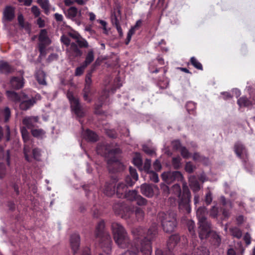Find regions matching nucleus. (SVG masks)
Returning <instances> with one entry per match:
<instances>
[{
  "mask_svg": "<svg viewBox=\"0 0 255 255\" xmlns=\"http://www.w3.org/2000/svg\"><path fill=\"white\" fill-rule=\"evenodd\" d=\"M138 195L137 192L135 190H129L125 194L123 198H126L128 200L133 201L137 199Z\"/></svg>",
  "mask_w": 255,
  "mask_h": 255,
  "instance_id": "37",
  "label": "nucleus"
},
{
  "mask_svg": "<svg viewBox=\"0 0 255 255\" xmlns=\"http://www.w3.org/2000/svg\"><path fill=\"white\" fill-rule=\"evenodd\" d=\"M191 188L194 191H199L200 189L199 182L195 179H190L189 181Z\"/></svg>",
  "mask_w": 255,
  "mask_h": 255,
  "instance_id": "46",
  "label": "nucleus"
},
{
  "mask_svg": "<svg viewBox=\"0 0 255 255\" xmlns=\"http://www.w3.org/2000/svg\"><path fill=\"white\" fill-rule=\"evenodd\" d=\"M172 145L173 148L175 150H180L181 147V144L179 140H175L172 141Z\"/></svg>",
  "mask_w": 255,
  "mask_h": 255,
  "instance_id": "64",
  "label": "nucleus"
},
{
  "mask_svg": "<svg viewBox=\"0 0 255 255\" xmlns=\"http://www.w3.org/2000/svg\"><path fill=\"white\" fill-rule=\"evenodd\" d=\"M190 61L191 64L197 69L199 70H203L202 64L195 57H192L190 58Z\"/></svg>",
  "mask_w": 255,
  "mask_h": 255,
  "instance_id": "43",
  "label": "nucleus"
},
{
  "mask_svg": "<svg viewBox=\"0 0 255 255\" xmlns=\"http://www.w3.org/2000/svg\"><path fill=\"white\" fill-rule=\"evenodd\" d=\"M46 46L44 43H39L38 44V50L42 56H45L46 54L45 50Z\"/></svg>",
  "mask_w": 255,
  "mask_h": 255,
  "instance_id": "60",
  "label": "nucleus"
},
{
  "mask_svg": "<svg viewBox=\"0 0 255 255\" xmlns=\"http://www.w3.org/2000/svg\"><path fill=\"white\" fill-rule=\"evenodd\" d=\"M79 14V15H81V11H78V9L74 6L70 7L67 11L66 14L67 17L69 18L73 19L77 15Z\"/></svg>",
  "mask_w": 255,
  "mask_h": 255,
  "instance_id": "33",
  "label": "nucleus"
},
{
  "mask_svg": "<svg viewBox=\"0 0 255 255\" xmlns=\"http://www.w3.org/2000/svg\"><path fill=\"white\" fill-rule=\"evenodd\" d=\"M142 21L141 19H139L136 21L135 25L131 27L129 30L128 33L127 38L125 40V44L128 45L131 40L132 36L135 33L136 30H138L139 28L141 26Z\"/></svg>",
  "mask_w": 255,
  "mask_h": 255,
  "instance_id": "22",
  "label": "nucleus"
},
{
  "mask_svg": "<svg viewBox=\"0 0 255 255\" xmlns=\"http://www.w3.org/2000/svg\"><path fill=\"white\" fill-rule=\"evenodd\" d=\"M119 178L116 174L113 175L109 181L106 182L102 190L104 194L112 196L116 192V185Z\"/></svg>",
  "mask_w": 255,
  "mask_h": 255,
  "instance_id": "11",
  "label": "nucleus"
},
{
  "mask_svg": "<svg viewBox=\"0 0 255 255\" xmlns=\"http://www.w3.org/2000/svg\"><path fill=\"white\" fill-rule=\"evenodd\" d=\"M195 166L190 161L186 163L185 170L188 173H192L194 172Z\"/></svg>",
  "mask_w": 255,
  "mask_h": 255,
  "instance_id": "51",
  "label": "nucleus"
},
{
  "mask_svg": "<svg viewBox=\"0 0 255 255\" xmlns=\"http://www.w3.org/2000/svg\"><path fill=\"white\" fill-rule=\"evenodd\" d=\"M39 118L37 116L26 117L23 119L22 123L28 128H30L35 126L38 123Z\"/></svg>",
  "mask_w": 255,
  "mask_h": 255,
  "instance_id": "24",
  "label": "nucleus"
},
{
  "mask_svg": "<svg viewBox=\"0 0 255 255\" xmlns=\"http://www.w3.org/2000/svg\"><path fill=\"white\" fill-rule=\"evenodd\" d=\"M41 98V97L39 94L30 98L24 92L17 93V102H20L19 108L22 111H26L31 108Z\"/></svg>",
  "mask_w": 255,
  "mask_h": 255,
  "instance_id": "6",
  "label": "nucleus"
},
{
  "mask_svg": "<svg viewBox=\"0 0 255 255\" xmlns=\"http://www.w3.org/2000/svg\"><path fill=\"white\" fill-rule=\"evenodd\" d=\"M187 226L189 232L191 236H192L191 241L193 239H197V236H196L195 234L194 228L195 226V224L194 222L192 220H188L187 222Z\"/></svg>",
  "mask_w": 255,
  "mask_h": 255,
  "instance_id": "36",
  "label": "nucleus"
},
{
  "mask_svg": "<svg viewBox=\"0 0 255 255\" xmlns=\"http://www.w3.org/2000/svg\"><path fill=\"white\" fill-rule=\"evenodd\" d=\"M149 178L151 181L154 183H157L159 181L158 174L154 171H151L149 172Z\"/></svg>",
  "mask_w": 255,
  "mask_h": 255,
  "instance_id": "58",
  "label": "nucleus"
},
{
  "mask_svg": "<svg viewBox=\"0 0 255 255\" xmlns=\"http://www.w3.org/2000/svg\"><path fill=\"white\" fill-rule=\"evenodd\" d=\"M87 66H85L83 63L82 64L77 67L75 69V75L76 76H81L85 69Z\"/></svg>",
  "mask_w": 255,
  "mask_h": 255,
  "instance_id": "50",
  "label": "nucleus"
},
{
  "mask_svg": "<svg viewBox=\"0 0 255 255\" xmlns=\"http://www.w3.org/2000/svg\"><path fill=\"white\" fill-rule=\"evenodd\" d=\"M94 68H92L90 70L88 71L85 77V83L92 84V76Z\"/></svg>",
  "mask_w": 255,
  "mask_h": 255,
  "instance_id": "54",
  "label": "nucleus"
},
{
  "mask_svg": "<svg viewBox=\"0 0 255 255\" xmlns=\"http://www.w3.org/2000/svg\"><path fill=\"white\" fill-rule=\"evenodd\" d=\"M70 245L73 255H91L90 249L87 247L84 248L81 253L80 252V237L78 234L74 233L71 235Z\"/></svg>",
  "mask_w": 255,
  "mask_h": 255,
  "instance_id": "7",
  "label": "nucleus"
},
{
  "mask_svg": "<svg viewBox=\"0 0 255 255\" xmlns=\"http://www.w3.org/2000/svg\"><path fill=\"white\" fill-rule=\"evenodd\" d=\"M37 81L40 85L45 86L47 83L45 80V74L43 71H38L35 75Z\"/></svg>",
  "mask_w": 255,
  "mask_h": 255,
  "instance_id": "34",
  "label": "nucleus"
},
{
  "mask_svg": "<svg viewBox=\"0 0 255 255\" xmlns=\"http://www.w3.org/2000/svg\"><path fill=\"white\" fill-rule=\"evenodd\" d=\"M181 158L180 156L174 157L172 159V165L175 169H178L181 167Z\"/></svg>",
  "mask_w": 255,
  "mask_h": 255,
  "instance_id": "44",
  "label": "nucleus"
},
{
  "mask_svg": "<svg viewBox=\"0 0 255 255\" xmlns=\"http://www.w3.org/2000/svg\"><path fill=\"white\" fill-rule=\"evenodd\" d=\"M135 201H136V203L139 206L145 205L147 202L146 199L144 198L140 195H138L137 199H135Z\"/></svg>",
  "mask_w": 255,
  "mask_h": 255,
  "instance_id": "57",
  "label": "nucleus"
},
{
  "mask_svg": "<svg viewBox=\"0 0 255 255\" xmlns=\"http://www.w3.org/2000/svg\"><path fill=\"white\" fill-rule=\"evenodd\" d=\"M237 104L240 108L249 107L253 105L251 100L249 99L246 96H243L238 99Z\"/></svg>",
  "mask_w": 255,
  "mask_h": 255,
  "instance_id": "31",
  "label": "nucleus"
},
{
  "mask_svg": "<svg viewBox=\"0 0 255 255\" xmlns=\"http://www.w3.org/2000/svg\"><path fill=\"white\" fill-rule=\"evenodd\" d=\"M133 164L138 168H141L142 165V160L139 155H136L133 158Z\"/></svg>",
  "mask_w": 255,
  "mask_h": 255,
  "instance_id": "49",
  "label": "nucleus"
},
{
  "mask_svg": "<svg viewBox=\"0 0 255 255\" xmlns=\"http://www.w3.org/2000/svg\"><path fill=\"white\" fill-rule=\"evenodd\" d=\"M109 97L108 93L106 91H103L101 95L99 97L97 102L95 104V114L97 115H102L103 112L101 108L104 105L105 101Z\"/></svg>",
  "mask_w": 255,
  "mask_h": 255,
  "instance_id": "16",
  "label": "nucleus"
},
{
  "mask_svg": "<svg viewBox=\"0 0 255 255\" xmlns=\"http://www.w3.org/2000/svg\"><path fill=\"white\" fill-rule=\"evenodd\" d=\"M94 52L93 50H89L88 51L85 57V60L83 62V64L87 67L94 61Z\"/></svg>",
  "mask_w": 255,
  "mask_h": 255,
  "instance_id": "35",
  "label": "nucleus"
},
{
  "mask_svg": "<svg viewBox=\"0 0 255 255\" xmlns=\"http://www.w3.org/2000/svg\"><path fill=\"white\" fill-rule=\"evenodd\" d=\"M37 2L44 10L45 13L47 14L50 9L48 0H37Z\"/></svg>",
  "mask_w": 255,
  "mask_h": 255,
  "instance_id": "41",
  "label": "nucleus"
},
{
  "mask_svg": "<svg viewBox=\"0 0 255 255\" xmlns=\"http://www.w3.org/2000/svg\"><path fill=\"white\" fill-rule=\"evenodd\" d=\"M24 72L22 70L17 71V90L22 88L24 86V79L23 77Z\"/></svg>",
  "mask_w": 255,
  "mask_h": 255,
  "instance_id": "32",
  "label": "nucleus"
},
{
  "mask_svg": "<svg viewBox=\"0 0 255 255\" xmlns=\"http://www.w3.org/2000/svg\"><path fill=\"white\" fill-rule=\"evenodd\" d=\"M156 186L151 184L144 183L140 186V192L144 196L150 198L154 195V188Z\"/></svg>",
  "mask_w": 255,
  "mask_h": 255,
  "instance_id": "20",
  "label": "nucleus"
},
{
  "mask_svg": "<svg viewBox=\"0 0 255 255\" xmlns=\"http://www.w3.org/2000/svg\"><path fill=\"white\" fill-rule=\"evenodd\" d=\"M76 42L78 44V46L79 48H87L89 47V44L87 41L81 37L80 39L76 41Z\"/></svg>",
  "mask_w": 255,
  "mask_h": 255,
  "instance_id": "47",
  "label": "nucleus"
},
{
  "mask_svg": "<svg viewBox=\"0 0 255 255\" xmlns=\"http://www.w3.org/2000/svg\"><path fill=\"white\" fill-rule=\"evenodd\" d=\"M67 97L70 103L71 109L75 114L79 118L84 117L85 113L82 109L79 100L70 92H68Z\"/></svg>",
  "mask_w": 255,
  "mask_h": 255,
  "instance_id": "10",
  "label": "nucleus"
},
{
  "mask_svg": "<svg viewBox=\"0 0 255 255\" xmlns=\"http://www.w3.org/2000/svg\"><path fill=\"white\" fill-rule=\"evenodd\" d=\"M129 175L126 176L125 181L129 186H132L135 181L138 180V175L136 172V170L131 166L129 168Z\"/></svg>",
  "mask_w": 255,
  "mask_h": 255,
  "instance_id": "18",
  "label": "nucleus"
},
{
  "mask_svg": "<svg viewBox=\"0 0 255 255\" xmlns=\"http://www.w3.org/2000/svg\"><path fill=\"white\" fill-rule=\"evenodd\" d=\"M95 236L103 252L107 255L110 254L112 251V241L110 234L105 231L104 220L99 221L96 226Z\"/></svg>",
  "mask_w": 255,
  "mask_h": 255,
  "instance_id": "3",
  "label": "nucleus"
},
{
  "mask_svg": "<svg viewBox=\"0 0 255 255\" xmlns=\"http://www.w3.org/2000/svg\"><path fill=\"white\" fill-rule=\"evenodd\" d=\"M60 40L62 43H63L64 45H65L66 46H70L71 44V40L70 38L67 37V36L65 35H62L61 36Z\"/></svg>",
  "mask_w": 255,
  "mask_h": 255,
  "instance_id": "59",
  "label": "nucleus"
},
{
  "mask_svg": "<svg viewBox=\"0 0 255 255\" xmlns=\"http://www.w3.org/2000/svg\"><path fill=\"white\" fill-rule=\"evenodd\" d=\"M39 43H44L46 45H49L51 43V40L48 36L47 31L45 29L40 30L39 38Z\"/></svg>",
  "mask_w": 255,
  "mask_h": 255,
  "instance_id": "28",
  "label": "nucleus"
},
{
  "mask_svg": "<svg viewBox=\"0 0 255 255\" xmlns=\"http://www.w3.org/2000/svg\"><path fill=\"white\" fill-rule=\"evenodd\" d=\"M151 166V160L150 159H146L145 160L144 165H143V169L145 171H146L147 173L149 172V170Z\"/></svg>",
  "mask_w": 255,
  "mask_h": 255,
  "instance_id": "62",
  "label": "nucleus"
},
{
  "mask_svg": "<svg viewBox=\"0 0 255 255\" xmlns=\"http://www.w3.org/2000/svg\"><path fill=\"white\" fill-rule=\"evenodd\" d=\"M210 215L213 218H217L219 215V209L216 206H214L210 211Z\"/></svg>",
  "mask_w": 255,
  "mask_h": 255,
  "instance_id": "55",
  "label": "nucleus"
},
{
  "mask_svg": "<svg viewBox=\"0 0 255 255\" xmlns=\"http://www.w3.org/2000/svg\"><path fill=\"white\" fill-rule=\"evenodd\" d=\"M30 148L28 146L25 145L23 149V152L25 160L28 162H30L31 161L32 158L28 154V153H30Z\"/></svg>",
  "mask_w": 255,
  "mask_h": 255,
  "instance_id": "53",
  "label": "nucleus"
},
{
  "mask_svg": "<svg viewBox=\"0 0 255 255\" xmlns=\"http://www.w3.org/2000/svg\"><path fill=\"white\" fill-rule=\"evenodd\" d=\"M128 186H129L127 183L126 184L122 182L118 184L116 193L118 198H124L125 194L127 192Z\"/></svg>",
  "mask_w": 255,
  "mask_h": 255,
  "instance_id": "26",
  "label": "nucleus"
},
{
  "mask_svg": "<svg viewBox=\"0 0 255 255\" xmlns=\"http://www.w3.org/2000/svg\"><path fill=\"white\" fill-rule=\"evenodd\" d=\"M157 220L161 224L163 231L166 233L173 232L177 224L176 214L172 211L159 212Z\"/></svg>",
  "mask_w": 255,
  "mask_h": 255,
  "instance_id": "5",
  "label": "nucleus"
},
{
  "mask_svg": "<svg viewBox=\"0 0 255 255\" xmlns=\"http://www.w3.org/2000/svg\"><path fill=\"white\" fill-rule=\"evenodd\" d=\"M219 202L220 205L222 206L220 209L222 214V218H223V219H227L230 216V212L228 208L229 207V209L232 208V202L230 199H227L224 196L220 197Z\"/></svg>",
  "mask_w": 255,
  "mask_h": 255,
  "instance_id": "14",
  "label": "nucleus"
},
{
  "mask_svg": "<svg viewBox=\"0 0 255 255\" xmlns=\"http://www.w3.org/2000/svg\"><path fill=\"white\" fill-rule=\"evenodd\" d=\"M113 145L112 144H106L102 146L98 145L97 147V152L102 153L105 156H111L117 158V156L121 154L122 152V149L119 147L114 148H111Z\"/></svg>",
  "mask_w": 255,
  "mask_h": 255,
  "instance_id": "9",
  "label": "nucleus"
},
{
  "mask_svg": "<svg viewBox=\"0 0 255 255\" xmlns=\"http://www.w3.org/2000/svg\"><path fill=\"white\" fill-rule=\"evenodd\" d=\"M234 150L237 157L246 163L248 160L249 155L245 146L241 141H237L234 144Z\"/></svg>",
  "mask_w": 255,
  "mask_h": 255,
  "instance_id": "12",
  "label": "nucleus"
},
{
  "mask_svg": "<svg viewBox=\"0 0 255 255\" xmlns=\"http://www.w3.org/2000/svg\"><path fill=\"white\" fill-rule=\"evenodd\" d=\"M156 61L153 60L149 63L148 69L151 73H157L159 72L160 68H157Z\"/></svg>",
  "mask_w": 255,
  "mask_h": 255,
  "instance_id": "42",
  "label": "nucleus"
},
{
  "mask_svg": "<svg viewBox=\"0 0 255 255\" xmlns=\"http://www.w3.org/2000/svg\"><path fill=\"white\" fill-rule=\"evenodd\" d=\"M13 69L11 66L4 61H0V73L4 74H8L11 73Z\"/></svg>",
  "mask_w": 255,
  "mask_h": 255,
  "instance_id": "27",
  "label": "nucleus"
},
{
  "mask_svg": "<svg viewBox=\"0 0 255 255\" xmlns=\"http://www.w3.org/2000/svg\"><path fill=\"white\" fill-rule=\"evenodd\" d=\"M21 132L23 141L25 143H26L29 140L30 136L29 133L26 129L24 127H23L21 129Z\"/></svg>",
  "mask_w": 255,
  "mask_h": 255,
  "instance_id": "48",
  "label": "nucleus"
},
{
  "mask_svg": "<svg viewBox=\"0 0 255 255\" xmlns=\"http://www.w3.org/2000/svg\"><path fill=\"white\" fill-rule=\"evenodd\" d=\"M83 52L78 47V45L74 42H72L69 48V56L73 58L81 57Z\"/></svg>",
  "mask_w": 255,
  "mask_h": 255,
  "instance_id": "23",
  "label": "nucleus"
},
{
  "mask_svg": "<svg viewBox=\"0 0 255 255\" xmlns=\"http://www.w3.org/2000/svg\"><path fill=\"white\" fill-rule=\"evenodd\" d=\"M111 229L118 246L122 249H128L120 255H151V243L157 234V223H152L147 231L142 227L133 228L132 233L134 237L133 243L130 242L127 231L121 224L113 223Z\"/></svg>",
  "mask_w": 255,
  "mask_h": 255,
  "instance_id": "1",
  "label": "nucleus"
},
{
  "mask_svg": "<svg viewBox=\"0 0 255 255\" xmlns=\"http://www.w3.org/2000/svg\"><path fill=\"white\" fill-rule=\"evenodd\" d=\"M17 20L20 27L24 29L25 32L29 34L31 31V25L28 22H25L22 14H19L17 16Z\"/></svg>",
  "mask_w": 255,
  "mask_h": 255,
  "instance_id": "25",
  "label": "nucleus"
},
{
  "mask_svg": "<svg viewBox=\"0 0 255 255\" xmlns=\"http://www.w3.org/2000/svg\"><path fill=\"white\" fill-rule=\"evenodd\" d=\"M83 92L84 100L88 102H90L91 101L90 97L92 95L91 84L85 83Z\"/></svg>",
  "mask_w": 255,
  "mask_h": 255,
  "instance_id": "30",
  "label": "nucleus"
},
{
  "mask_svg": "<svg viewBox=\"0 0 255 255\" xmlns=\"http://www.w3.org/2000/svg\"><path fill=\"white\" fill-rule=\"evenodd\" d=\"M135 215L137 221H141L143 220L144 216V212L142 209L139 207H134L133 214L131 215Z\"/></svg>",
  "mask_w": 255,
  "mask_h": 255,
  "instance_id": "38",
  "label": "nucleus"
},
{
  "mask_svg": "<svg viewBox=\"0 0 255 255\" xmlns=\"http://www.w3.org/2000/svg\"><path fill=\"white\" fill-rule=\"evenodd\" d=\"M198 243L197 239H192L190 242V248L192 250V254L193 255H209V252L206 248L200 246L197 247Z\"/></svg>",
  "mask_w": 255,
  "mask_h": 255,
  "instance_id": "15",
  "label": "nucleus"
},
{
  "mask_svg": "<svg viewBox=\"0 0 255 255\" xmlns=\"http://www.w3.org/2000/svg\"><path fill=\"white\" fill-rule=\"evenodd\" d=\"M180 240V236L178 234H174L170 236L167 243V246L169 250V255H170V253H172L171 251L176 246Z\"/></svg>",
  "mask_w": 255,
  "mask_h": 255,
  "instance_id": "21",
  "label": "nucleus"
},
{
  "mask_svg": "<svg viewBox=\"0 0 255 255\" xmlns=\"http://www.w3.org/2000/svg\"><path fill=\"white\" fill-rule=\"evenodd\" d=\"M186 108L188 113L191 115H195L196 104L192 101H189L186 104Z\"/></svg>",
  "mask_w": 255,
  "mask_h": 255,
  "instance_id": "39",
  "label": "nucleus"
},
{
  "mask_svg": "<svg viewBox=\"0 0 255 255\" xmlns=\"http://www.w3.org/2000/svg\"><path fill=\"white\" fill-rule=\"evenodd\" d=\"M108 168L113 173H120L124 170L125 165L115 157H110L108 160Z\"/></svg>",
  "mask_w": 255,
  "mask_h": 255,
  "instance_id": "13",
  "label": "nucleus"
},
{
  "mask_svg": "<svg viewBox=\"0 0 255 255\" xmlns=\"http://www.w3.org/2000/svg\"><path fill=\"white\" fill-rule=\"evenodd\" d=\"M113 209L116 214L121 215L123 218L128 219L131 218V215L133 214L134 207L119 202L114 205Z\"/></svg>",
  "mask_w": 255,
  "mask_h": 255,
  "instance_id": "8",
  "label": "nucleus"
},
{
  "mask_svg": "<svg viewBox=\"0 0 255 255\" xmlns=\"http://www.w3.org/2000/svg\"><path fill=\"white\" fill-rule=\"evenodd\" d=\"M82 136L86 140L91 142H95L98 141L99 137L95 131L90 129L84 130L83 128H82Z\"/></svg>",
  "mask_w": 255,
  "mask_h": 255,
  "instance_id": "19",
  "label": "nucleus"
},
{
  "mask_svg": "<svg viewBox=\"0 0 255 255\" xmlns=\"http://www.w3.org/2000/svg\"><path fill=\"white\" fill-rule=\"evenodd\" d=\"M182 189L183 193L181 195V190L180 185L178 184H175L172 186L171 190L179 198V209L185 210L186 213H189L191 211L189 204L191 197L190 192L188 186L185 184L183 185Z\"/></svg>",
  "mask_w": 255,
  "mask_h": 255,
  "instance_id": "4",
  "label": "nucleus"
},
{
  "mask_svg": "<svg viewBox=\"0 0 255 255\" xmlns=\"http://www.w3.org/2000/svg\"><path fill=\"white\" fill-rule=\"evenodd\" d=\"M45 133V131L42 129H33L31 130L32 135L37 138L42 137Z\"/></svg>",
  "mask_w": 255,
  "mask_h": 255,
  "instance_id": "45",
  "label": "nucleus"
},
{
  "mask_svg": "<svg viewBox=\"0 0 255 255\" xmlns=\"http://www.w3.org/2000/svg\"><path fill=\"white\" fill-rule=\"evenodd\" d=\"M32 155L34 159L39 161L41 157V150L38 148H34L32 150Z\"/></svg>",
  "mask_w": 255,
  "mask_h": 255,
  "instance_id": "52",
  "label": "nucleus"
},
{
  "mask_svg": "<svg viewBox=\"0 0 255 255\" xmlns=\"http://www.w3.org/2000/svg\"><path fill=\"white\" fill-rule=\"evenodd\" d=\"M180 151L181 155L184 158L187 159L191 155V153L189 152L188 150L184 146L181 147Z\"/></svg>",
  "mask_w": 255,
  "mask_h": 255,
  "instance_id": "56",
  "label": "nucleus"
},
{
  "mask_svg": "<svg viewBox=\"0 0 255 255\" xmlns=\"http://www.w3.org/2000/svg\"><path fill=\"white\" fill-rule=\"evenodd\" d=\"M230 232L232 236L237 239H240L242 236V231L238 227H234L230 228Z\"/></svg>",
  "mask_w": 255,
  "mask_h": 255,
  "instance_id": "40",
  "label": "nucleus"
},
{
  "mask_svg": "<svg viewBox=\"0 0 255 255\" xmlns=\"http://www.w3.org/2000/svg\"><path fill=\"white\" fill-rule=\"evenodd\" d=\"M162 177L167 183L170 182L174 180L181 181L183 179L182 174L178 171H175L167 173L166 174H163Z\"/></svg>",
  "mask_w": 255,
  "mask_h": 255,
  "instance_id": "17",
  "label": "nucleus"
},
{
  "mask_svg": "<svg viewBox=\"0 0 255 255\" xmlns=\"http://www.w3.org/2000/svg\"><path fill=\"white\" fill-rule=\"evenodd\" d=\"M14 7L10 6H7L3 11V16L4 18L7 21L11 20L14 17Z\"/></svg>",
  "mask_w": 255,
  "mask_h": 255,
  "instance_id": "29",
  "label": "nucleus"
},
{
  "mask_svg": "<svg viewBox=\"0 0 255 255\" xmlns=\"http://www.w3.org/2000/svg\"><path fill=\"white\" fill-rule=\"evenodd\" d=\"M6 95L9 100L13 101H16V93L14 91H7Z\"/></svg>",
  "mask_w": 255,
  "mask_h": 255,
  "instance_id": "63",
  "label": "nucleus"
},
{
  "mask_svg": "<svg viewBox=\"0 0 255 255\" xmlns=\"http://www.w3.org/2000/svg\"><path fill=\"white\" fill-rule=\"evenodd\" d=\"M111 21L113 25H115V26H117V25H119L120 22L118 19V17L115 13V12H114L111 15Z\"/></svg>",
  "mask_w": 255,
  "mask_h": 255,
  "instance_id": "61",
  "label": "nucleus"
},
{
  "mask_svg": "<svg viewBox=\"0 0 255 255\" xmlns=\"http://www.w3.org/2000/svg\"><path fill=\"white\" fill-rule=\"evenodd\" d=\"M206 210L205 207H200L196 211V215L198 219L199 237L201 240L210 238L212 244L218 247L220 245L221 239L216 232L212 230L211 224L208 221L205 217Z\"/></svg>",
  "mask_w": 255,
  "mask_h": 255,
  "instance_id": "2",
  "label": "nucleus"
}]
</instances>
